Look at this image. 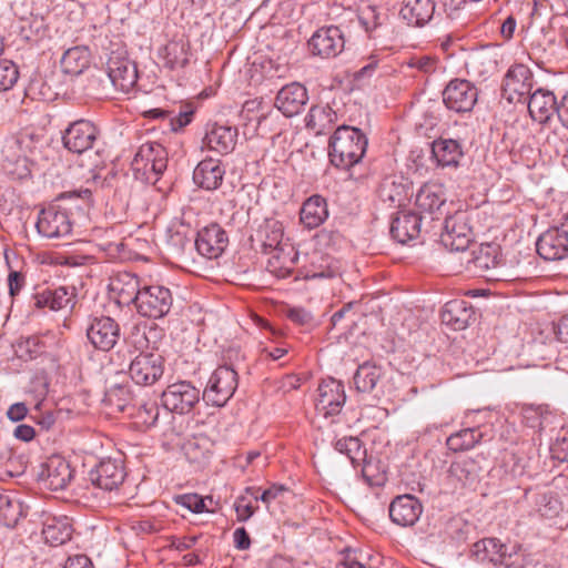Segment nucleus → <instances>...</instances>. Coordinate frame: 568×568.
<instances>
[{
  "label": "nucleus",
  "mask_w": 568,
  "mask_h": 568,
  "mask_svg": "<svg viewBox=\"0 0 568 568\" xmlns=\"http://www.w3.org/2000/svg\"><path fill=\"white\" fill-rule=\"evenodd\" d=\"M338 118L328 104L312 105L305 116V126L316 135L326 134L337 124Z\"/></svg>",
  "instance_id": "obj_29"
},
{
  "label": "nucleus",
  "mask_w": 568,
  "mask_h": 568,
  "mask_svg": "<svg viewBox=\"0 0 568 568\" xmlns=\"http://www.w3.org/2000/svg\"><path fill=\"white\" fill-rule=\"evenodd\" d=\"M396 323H393V327L397 335L404 337L406 334H410L418 326V318L412 308L397 306Z\"/></svg>",
  "instance_id": "obj_49"
},
{
  "label": "nucleus",
  "mask_w": 568,
  "mask_h": 568,
  "mask_svg": "<svg viewBox=\"0 0 568 568\" xmlns=\"http://www.w3.org/2000/svg\"><path fill=\"white\" fill-rule=\"evenodd\" d=\"M357 19L366 34L376 38L381 36L379 30L384 29L387 16L381 14L375 7L367 6L359 11Z\"/></svg>",
  "instance_id": "obj_43"
},
{
  "label": "nucleus",
  "mask_w": 568,
  "mask_h": 568,
  "mask_svg": "<svg viewBox=\"0 0 568 568\" xmlns=\"http://www.w3.org/2000/svg\"><path fill=\"white\" fill-rule=\"evenodd\" d=\"M382 376V371L374 364L365 363L358 366L354 375V384L358 392H371Z\"/></svg>",
  "instance_id": "obj_44"
},
{
  "label": "nucleus",
  "mask_w": 568,
  "mask_h": 568,
  "mask_svg": "<svg viewBox=\"0 0 568 568\" xmlns=\"http://www.w3.org/2000/svg\"><path fill=\"white\" fill-rule=\"evenodd\" d=\"M307 45L312 55L332 59L343 52L345 39L337 26L322 27L313 33Z\"/></svg>",
  "instance_id": "obj_12"
},
{
  "label": "nucleus",
  "mask_w": 568,
  "mask_h": 568,
  "mask_svg": "<svg viewBox=\"0 0 568 568\" xmlns=\"http://www.w3.org/2000/svg\"><path fill=\"white\" fill-rule=\"evenodd\" d=\"M422 217L414 211L402 210L393 217V240L399 244L414 241L420 233Z\"/></svg>",
  "instance_id": "obj_26"
},
{
  "label": "nucleus",
  "mask_w": 568,
  "mask_h": 568,
  "mask_svg": "<svg viewBox=\"0 0 568 568\" xmlns=\"http://www.w3.org/2000/svg\"><path fill=\"white\" fill-rule=\"evenodd\" d=\"M268 255L266 268L278 278H285L291 275L298 257L292 244L280 246Z\"/></svg>",
  "instance_id": "obj_32"
},
{
  "label": "nucleus",
  "mask_w": 568,
  "mask_h": 568,
  "mask_svg": "<svg viewBox=\"0 0 568 568\" xmlns=\"http://www.w3.org/2000/svg\"><path fill=\"white\" fill-rule=\"evenodd\" d=\"M287 317L295 324L307 326L313 322V315L311 312L302 307H292L287 311Z\"/></svg>",
  "instance_id": "obj_61"
},
{
  "label": "nucleus",
  "mask_w": 568,
  "mask_h": 568,
  "mask_svg": "<svg viewBox=\"0 0 568 568\" xmlns=\"http://www.w3.org/2000/svg\"><path fill=\"white\" fill-rule=\"evenodd\" d=\"M26 516L22 503L10 493L0 494V523L14 527L20 518Z\"/></svg>",
  "instance_id": "obj_41"
},
{
  "label": "nucleus",
  "mask_w": 568,
  "mask_h": 568,
  "mask_svg": "<svg viewBox=\"0 0 568 568\" xmlns=\"http://www.w3.org/2000/svg\"><path fill=\"white\" fill-rule=\"evenodd\" d=\"M474 316V311L464 300H453L447 302L440 313L442 323L460 331L468 326L469 321Z\"/></svg>",
  "instance_id": "obj_30"
},
{
  "label": "nucleus",
  "mask_w": 568,
  "mask_h": 568,
  "mask_svg": "<svg viewBox=\"0 0 568 568\" xmlns=\"http://www.w3.org/2000/svg\"><path fill=\"white\" fill-rule=\"evenodd\" d=\"M62 71L67 74H81L90 63V52L85 47H73L68 49L61 58Z\"/></svg>",
  "instance_id": "obj_39"
},
{
  "label": "nucleus",
  "mask_w": 568,
  "mask_h": 568,
  "mask_svg": "<svg viewBox=\"0 0 568 568\" xmlns=\"http://www.w3.org/2000/svg\"><path fill=\"white\" fill-rule=\"evenodd\" d=\"M73 528L67 516H48L43 521L42 535L47 544L57 547L72 537Z\"/></svg>",
  "instance_id": "obj_33"
},
{
  "label": "nucleus",
  "mask_w": 568,
  "mask_h": 568,
  "mask_svg": "<svg viewBox=\"0 0 568 568\" xmlns=\"http://www.w3.org/2000/svg\"><path fill=\"white\" fill-rule=\"evenodd\" d=\"M172 305L173 295L170 288L163 285H149L142 287L135 308L143 317L159 320L170 313Z\"/></svg>",
  "instance_id": "obj_5"
},
{
  "label": "nucleus",
  "mask_w": 568,
  "mask_h": 568,
  "mask_svg": "<svg viewBox=\"0 0 568 568\" xmlns=\"http://www.w3.org/2000/svg\"><path fill=\"white\" fill-rule=\"evenodd\" d=\"M449 475L463 486L471 485L478 477L477 465L470 458L455 462L449 467Z\"/></svg>",
  "instance_id": "obj_48"
},
{
  "label": "nucleus",
  "mask_w": 568,
  "mask_h": 568,
  "mask_svg": "<svg viewBox=\"0 0 568 568\" xmlns=\"http://www.w3.org/2000/svg\"><path fill=\"white\" fill-rule=\"evenodd\" d=\"M193 114V110H183L178 115L171 114L169 116V124L171 130L174 132L182 130L184 126L191 123Z\"/></svg>",
  "instance_id": "obj_60"
},
{
  "label": "nucleus",
  "mask_w": 568,
  "mask_h": 568,
  "mask_svg": "<svg viewBox=\"0 0 568 568\" xmlns=\"http://www.w3.org/2000/svg\"><path fill=\"white\" fill-rule=\"evenodd\" d=\"M435 13L434 0H402L399 18L410 27H423L428 23Z\"/></svg>",
  "instance_id": "obj_24"
},
{
  "label": "nucleus",
  "mask_w": 568,
  "mask_h": 568,
  "mask_svg": "<svg viewBox=\"0 0 568 568\" xmlns=\"http://www.w3.org/2000/svg\"><path fill=\"white\" fill-rule=\"evenodd\" d=\"M382 458H379L376 464L368 462L363 469L369 484L373 486H384L388 481V471L386 466L382 468L379 474H375L376 470H379V464H382Z\"/></svg>",
  "instance_id": "obj_57"
},
{
  "label": "nucleus",
  "mask_w": 568,
  "mask_h": 568,
  "mask_svg": "<svg viewBox=\"0 0 568 568\" xmlns=\"http://www.w3.org/2000/svg\"><path fill=\"white\" fill-rule=\"evenodd\" d=\"M126 474L122 460L103 459L89 474V479L97 488L113 491L123 484Z\"/></svg>",
  "instance_id": "obj_18"
},
{
  "label": "nucleus",
  "mask_w": 568,
  "mask_h": 568,
  "mask_svg": "<svg viewBox=\"0 0 568 568\" xmlns=\"http://www.w3.org/2000/svg\"><path fill=\"white\" fill-rule=\"evenodd\" d=\"M63 568H93L90 558L85 555L69 557Z\"/></svg>",
  "instance_id": "obj_64"
},
{
  "label": "nucleus",
  "mask_w": 568,
  "mask_h": 568,
  "mask_svg": "<svg viewBox=\"0 0 568 568\" xmlns=\"http://www.w3.org/2000/svg\"><path fill=\"white\" fill-rule=\"evenodd\" d=\"M160 57L171 70L184 68L189 62V44L183 40L170 41L160 51Z\"/></svg>",
  "instance_id": "obj_40"
},
{
  "label": "nucleus",
  "mask_w": 568,
  "mask_h": 568,
  "mask_svg": "<svg viewBox=\"0 0 568 568\" xmlns=\"http://www.w3.org/2000/svg\"><path fill=\"white\" fill-rule=\"evenodd\" d=\"M532 85L534 74L531 70L523 63L513 64L503 80V97L509 103L520 102L530 94Z\"/></svg>",
  "instance_id": "obj_10"
},
{
  "label": "nucleus",
  "mask_w": 568,
  "mask_h": 568,
  "mask_svg": "<svg viewBox=\"0 0 568 568\" xmlns=\"http://www.w3.org/2000/svg\"><path fill=\"white\" fill-rule=\"evenodd\" d=\"M345 400L346 395L342 382L335 378H326L320 383L315 407L325 418L338 415Z\"/></svg>",
  "instance_id": "obj_16"
},
{
  "label": "nucleus",
  "mask_w": 568,
  "mask_h": 568,
  "mask_svg": "<svg viewBox=\"0 0 568 568\" xmlns=\"http://www.w3.org/2000/svg\"><path fill=\"white\" fill-rule=\"evenodd\" d=\"M229 237L217 223L204 226L197 232L194 245L196 251L206 258H217L226 248Z\"/></svg>",
  "instance_id": "obj_19"
},
{
  "label": "nucleus",
  "mask_w": 568,
  "mask_h": 568,
  "mask_svg": "<svg viewBox=\"0 0 568 568\" xmlns=\"http://www.w3.org/2000/svg\"><path fill=\"white\" fill-rule=\"evenodd\" d=\"M105 70L113 87L121 92H129L138 81L136 65L122 49L110 53Z\"/></svg>",
  "instance_id": "obj_7"
},
{
  "label": "nucleus",
  "mask_w": 568,
  "mask_h": 568,
  "mask_svg": "<svg viewBox=\"0 0 568 568\" xmlns=\"http://www.w3.org/2000/svg\"><path fill=\"white\" fill-rule=\"evenodd\" d=\"M139 416H140V418L143 419L144 424L152 426L158 420L159 407L156 406L155 403L144 404L141 406V408L139 410Z\"/></svg>",
  "instance_id": "obj_62"
},
{
  "label": "nucleus",
  "mask_w": 568,
  "mask_h": 568,
  "mask_svg": "<svg viewBox=\"0 0 568 568\" xmlns=\"http://www.w3.org/2000/svg\"><path fill=\"white\" fill-rule=\"evenodd\" d=\"M471 254L473 257L468 261V264L475 272H485L497 265L496 250L490 244L480 245Z\"/></svg>",
  "instance_id": "obj_45"
},
{
  "label": "nucleus",
  "mask_w": 568,
  "mask_h": 568,
  "mask_svg": "<svg viewBox=\"0 0 568 568\" xmlns=\"http://www.w3.org/2000/svg\"><path fill=\"white\" fill-rule=\"evenodd\" d=\"M136 178L146 181L161 175L168 166V152L158 142L143 143L131 163Z\"/></svg>",
  "instance_id": "obj_4"
},
{
  "label": "nucleus",
  "mask_w": 568,
  "mask_h": 568,
  "mask_svg": "<svg viewBox=\"0 0 568 568\" xmlns=\"http://www.w3.org/2000/svg\"><path fill=\"white\" fill-rule=\"evenodd\" d=\"M558 102L555 94L545 89L534 91L528 101V111L534 121L547 123L557 113Z\"/></svg>",
  "instance_id": "obj_27"
},
{
  "label": "nucleus",
  "mask_w": 568,
  "mask_h": 568,
  "mask_svg": "<svg viewBox=\"0 0 568 568\" xmlns=\"http://www.w3.org/2000/svg\"><path fill=\"white\" fill-rule=\"evenodd\" d=\"M473 227L466 211H457L447 216L444 230L440 234V242L450 251H465L473 241Z\"/></svg>",
  "instance_id": "obj_6"
},
{
  "label": "nucleus",
  "mask_w": 568,
  "mask_h": 568,
  "mask_svg": "<svg viewBox=\"0 0 568 568\" xmlns=\"http://www.w3.org/2000/svg\"><path fill=\"white\" fill-rule=\"evenodd\" d=\"M178 503L195 514L206 511L204 499L196 494H185L178 498Z\"/></svg>",
  "instance_id": "obj_58"
},
{
  "label": "nucleus",
  "mask_w": 568,
  "mask_h": 568,
  "mask_svg": "<svg viewBox=\"0 0 568 568\" xmlns=\"http://www.w3.org/2000/svg\"><path fill=\"white\" fill-rule=\"evenodd\" d=\"M335 449L345 454L354 466H358L364 460L366 450L363 448L357 437L349 436L336 440Z\"/></svg>",
  "instance_id": "obj_47"
},
{
  "label": "nucleus",
  "mask_w": 568,
  "mask_h": 568,
  "mask_svg": "<svg viewBox=\"0 0 568 568\" xmlns=\"http://www.w3.org/2000/svg\"><path fill=\"white\" fill-rule=\"evenodd\" d=\"M327 217L326 200L318 194L312 195L304 201L300 210V221L308 230L318 227Z\"/></svg>",
  "instance_id": "obj_31"
},
{
  "label": "nucleus",
  "mask_w": 568,
  "mask_h": 568,
  "mask_svg": "<svg viewBox=\"0 0 568 568\" xmlns=\"http://www.w3.org/2000/svg\"><path fill=\"white\" fill-rule=\"evenodd\" d=\"M552 459L560 463H568V437H558L549 448Z\"/></svg>",
  "instance_id": "obj_59"
},
{
  "label": "nucleus",
  "mask_w": 568,
  "mask_h": 568,
  "mask_svg": "<svg viewBox=\"0 0 568 568\" xmlns=\"http://www.w3.org/2000/svg\"><path fill=\"white\" fill-rule=\"evenodd\" d=\"M446 203V197L442 185L426 184L416 195V205L419 210L428 213H435Z\"/></svg>",
  "instance_id": "obj_38"
},
{
  "label": "nucleus",
  "mask_w": 568,
  "mask_h": 568,
  "mask_svg": "<svg viewBox=\"0 0 568 568\" xmlns=\"http://www.w3.org/2000/svg\"><path fill=\"white\" fill-rule=\"evenodd\" d=\"M110 291L116 297L119 304H136L138 297L142 292L140 278L130 272H120L111 278Z\"/></svg>",
  "instance_id": "obj_22"
},
{
  "label": "nucleus",
  "mask_w": 568,
  "mask_h": 568,
  "mask_svg": "<svg viewBox=\"0 0 568 568\" xmlns=\"http://www.w3.org/2000/svg\"><path fill=\"white\" fill-rule=\"evenodd\" d=\"M18 79V67L9 60L0 61V92L10 90Z\"/></svg>",
  "instance_id": "obj_52"
},
{
  "label": "nucleus",
  "mask_w": 568,
  "mask_h": 568,
  "mask_svg": "<svg viewBox=\"0 0 568 568\" xmlns=\"http://www.w3.org/2000/svg\"><path fill=\"white\" fill-rule=\"evenodd\" d=\"M98 136L99 130L92 122L78 120L68 126L62 140L69 151L81 154L93 148Z\"/></svg>",
  "instance_id": "obj_17"
},
{
  "label": "nucleus",
  "mask_w": 568,
  "mask_h": 568,
  "mask_svg": "<svg viewBox=\"0 0 568 568\" xmlns=\"http://www.w3.org/2000/svg\"><path fill=\"white\" fill-rule=\"evenodd\" d=\"M308 93L306 88L298 83L292 82L284 85L276 94L275 106L285 116L291 118L297 115L306 105Z\"/></svg>",
  "instance_id": "obj_20"
},
{
  "label": "nucleus",
  "mask_w": 568,
  "mask_h": 568,
  "mask_svg": "<svg viewBox=\"0 0 568 568\" xmlns=\"http://www.w3.org/2000/svg\"><path fill=\"white\" fill-rule=\"evenodd\" d=\"M129 400V392L123 386H114L105 392L104 403L105 405L123 412Z\"/></svg>",
  "instance_id": "obj_53"
},
{
  "label": "nucleus",
  "mask_w": 568,
  "mask_h": 568,
  "mask_svg": "<svg viewBox=\"0 0 568 568\" xmlns=\"http://www.w3.org/2000/svg\"><path fill=\"white\" fill-rule=\"evenodd\" d=\"M397 64L403 68L407 65L410 69H417L425 73H432L437 68V60L429 55L412 57L408 60L398 61Z\"/></svg>",
  "instance_id": "obj_55"
},
{
  "label": "nucleus",
  "mask_w": 568,
  "mask_h": 568,
  "mask_svg": "<svg viewBox=\"0 0 568 568\" xmlns=\"http://www.w3.org/2000/svg\"><path fill=\"white\" fill-rule=\"evenodd\" d=\"M537 253L546 261H560L568 255V216L559 226L545 231L537 240Z\"/></svg>",
  "instance_id": "obj_11"
},
{
  "label": "nucleus",
  "mask_w": 568,
  "mask_h": 568,
  "mask_svg": "<svg viewBox=\"0 0 568 568\" xmlns=\"http://www.w3.org/2000/svg\"><path fill=\"white\" fill-rule=\"evenodd\" d=\"M367 557L368 555L363 550L347 548L342 552V559L336 568H365L363 560Z\"/></svg>",
  "instance_id": "obj_56"
},
{
  "label": "nucleus",
  "mask_w": 568,
  "mask_h": 568,
  "mask_svg": "<svg viewBox=\"0 0 568 568\" xmlns=\"http://www.w3.org/2000/svg\"><path fill=\"white\" fill-rule=\"evenodd\" d=\"M366 148L367 138L359 129L338 125L328 143L331 163L338 169H351L363 159Z\"/></svg>",
  "instance_id": "obj_1"
},
{
  "label": "nucleus",
  "mask_w": 568,
  "mask_h": 568,
  "mask_svg": "<svg viewBox=\"0 0 568 568\" xmlns=\"http://www.w3.org/2000/svg\"><path fill=\"white\" fill-rule=\"evenodd\" d=\"M164 364L161 354L142 352L131 361L129 374L135 384L151 386L163 376Z\"/></svg>",
  "instance_id": "obj_8"
},
{
  "label": "nucleus",
  "mask_w": 568,
  "mask_h": 568,
  "mask_svg": "<svg viewBox=\"0 0 568 568\" xmlns=\"http://www.w3.org/2000/svg\"><path fill=\"white\" fill-rule=\"evenodd\" d=\"M33 141L27 134L7 138L2 146V169L13 179H26L31 174L29 155Z\"/></svg>",
  "instance_id": "obj_2"
},
{
  "label": "nucleus",
  "mask_w": 568,
  "mask_h": 568,
  "mask_svg": "<svg viewBox=\"0 0 568 568\" xmlns=\"http://www.w3.org/2000/svg\"><path fill=\"white\" fill-rule=\"evenodd\" d=\"M478 560L493 562L495 566L510 567V556L506 554V546L498 539L486 538L475 544Z\"/></svg>",
  "instance_id": "obj_36"
},
{
  "label": "nucleus",
  "mask_w": 568,
  "mask_h": 568,
  "mask_svg": "<svg viewBox=\"0 0 568 568\" xmlns=\"http://www.w3.org/2000/svg\"><path fill=\"white\" fill-rule=\"evenodd\" d=\"M40 477L47 488L62 490L73 478V471L70 464L63 457L54 455L48 458Z\"/></svg>",
  "instance_id": "obj_21"
},
{
  "label": "nucleus",
  "mask_w": 568,
  "mask_h": 568,
  "mask_svg": "<svg viewBox=\"0 0 568 568\" xmlns=\"http://www.w3.org/2000/svg\"><path fill=\"white\" fill-rule=\"evenodd\" d=\"M237 386V372L230 365H221L211 374L203 399L209 405L222 407L233 397Z\"/></svg>",
  "instance_id": "obj_3"
},
{
  "label": "nucleus",
  "mask_w": 568,
  "mask_h": 568,
  "mask_svg": "<svg viewBox=\"0 0 568 568\" xmlns=\"http://www.w3.org/2000/svg\"><path fill=\"white\" fill-rule=\"evenodd\" d=\"M200 390L190 382L181 381L169 385L162 393L163 406L176 414H186L199 403Z\"/></svg>",
  "instance_id": "obj_14"
},
{
  "label": "nucleus",
  "mask_w": 568,
  "mask_h": 568,
  "mask_svg": "<svg viewBox=\"0 0 568 568\" xmlns=\"http://www.w3.org/2000/svg\"><path fill=\"white\" fill-rule=\"evenodd\" d=\"M36 227L47 239H61L72 231V222L65 209L50 205L39 213Z\"/></svg>",
  "instance_id": "obj_15"
},
{
  "label": "nucleus",
  "mask_w": 568,
  "mask_h": 568,
  "mask_svg": "<svg viewBox=\"0 0 568 568\" xmlns=\"http://www.w3.org/2000/svg\"><path fill=\"white\" fill-rule=\"evenodd\" d=\"M422 514V505L412 495H402L393 499V524L410 526Z\"/></svg>",
  "instance_id": "obj_34"
},
{
  "label": "nucleus",
  "mask_w": 568,
  "mask_h": 568,
  "mask_svg": "<svg viewBox=\"0 0 568 568\" xmlns=\"http://www.w3.org/2000/svg\"><path fill=\"white\" fill-rule=\"evenodd\" d=\"M225 170L220 160L204 159L202 160L193 172L194 183L207 191L216 190L223 181Z\"/></svg>",
  "instance_id": "obj_28"
},
{
  "label": "nucleus",
  "mask_w": 568,
  "mask_h": 568,
  "mask_svg": "<svg viewBox=\"0 0 568 568\" xmlns=\"http://www.w3.org/2000/svg\"><path fill=\"white\" fill-rule=\"evenodd\" d=\"M260 491L261 488L246 487V494H250L255 503L261 500L263 504L268 506L273 500L281 498L285 493H287V488L284 485L273 484L262 493Z\"/></svg>",
  "instance_id": "obj_51"
},
{
  "label": "nucleus",
  "mask_w": 568,
  "mask_h": 568,
  "mask_svg": "<svg viewBox=\"0 0 568 568\" xmlns=\"http://www.w3.org/2000/svg\"><path fill=\"white\" fill-rule=\"evenodd\" d=\"M535 510L545 518H554L561 510V503L551 491L538 493L534 499Z\"/></svg>",
  "instance_id": "obj_46"
},
{
  "label": "nucleus",
  "mask_w": 568,
  "mask_h": 568,
  "mask_svg": "<svg viewBox=\"0 0 568 568\" xmlns=\"http://www.w3.org/2000/svg\"><path fill=\"white\" fill-rule=\"evenodd\" d=\"M432 154L438 165L456 168L464 153L458 141L439 138L432 142Z\"/></svg>",
  "instance_id": "obj_35"
},
{
  "label": "nucleus",
  "mask_w": 568,
  "mask_h": 568,
  "mask_svg": "<svg viewBox=\"0 0 568 568\" xmlns=\"http://www.w3.org/2000/svg\"><path fill=\"white\" fill-rule=\"evenodd\" d=\"M312 264L315 270L312 273V277H334L338 274V267L329 256L322 253H314L312 255Z\"/></svg>",
  "instance_id": "obj_50"
},
{
  "label": "nucleus",
  "mask_w": 568,
  "mask_h": 568,
  "mask_svg": "<svg viewBox=\"0 0 568 568\" xmlns=\"http://www.w3.org/2000/svg\"><path fill=\"white\" fill-rule=\"evenodd\" d=\"M283 224L277 220H266L251 237L253 244L264 254H270L280 246L287 245L283 241Z\"/></svg>",
  "instance_id": "obj_23"
},
{
  "label": "nucleus",
  "mask_w": 568,
  "mask_h": 568,
  "mask_svg": "<svg viewBox=\"0 0 568 568\" xmlns=\"http://www.w3.org/2000/svg\"><path fill=\"white\" fill-rule=\"evenodd\" d=\"M253 501L255 500L250 494H246V489L236 498L234 508L239 521H246L255 514L257 506H254Z\"/></svg>",
  "instance_id": "obj_54"
},
{
  "label": "nucleus",
  "mask_w": 568,
  "mask_h": 568,
  "mask_svg": "<svg viewBox=\"0 0 568 568\" xmlns=\"http://www.w3.org/2000/svg\"><path fill=\"white\" fill-rule=\"evenodd\" d=\"M74 288L60 286L54 290H47L36 296L38 307L48 306L50 310L59 311L68 305H73Z\"/></svg>",
  "instance_id": "obj_37"
},
{
  "label": "nucleus",
  "mask_w": 568,
  "mask_h": 568,
  "mask_svg": "<svg viewBox=\"0 0 568 568\" xmlns=\"http://www.w3.org/2000/svg\"><path fill=\"white\" fill-rule=\"evenodd\" d=\"M478 98L477 88L464 79H454L443 91L445 105L457 113H466L474 109Z\"/></svg>",
  "instance_id": "obj_13"
},
{
  "label": "nucleus",
  "mask_w": 568,
  "mask_h": 568,
  "mask_svg": "<svg viewBox=\"0 0 568 568\" xmlns=\"http://www.w3.org/2000/svg\"><path fill=\"white\" fill-rule=\"evenodd\" d=\"M483 438V433L479 428H465L455 434H452L447 440V447L453 452H464L474 448Z\"/></svg>",
  "instance_id": "obj_42"
},
{
  "label": "nucleus",
  "mask_w": 568,
  "mask_h": 568,
  "mask_svg": "<svg viewBox=\"0 0 568 568\" xmlns=\"http://www.w3.org/2000/svg\"><path fill=\"white\" fill-rule=\"evenodd\" d=\"M85 332L90 344L95 349L102 352L111 351L121 336V328L118 322L104 315L91 317Z\"/></svg>",
  "instance_id": "obj_9"
},
{
  "label": "nucleus",
  "mask_w": 568,
  "mask_h": 568,
  "mask_svg": "<svg viewBox=\"0 0 568 568\" xmlns=\"http://www.w3.org/2000/svg\"><path fill=\"white\" fill-rule=\"evenodd\" d=\"M236 141V128L215 123L206 131L203 144L216 153L229 154L234 150Z\"/></svg>",
  "instance_id": "obj_25"
},
{
  "label": "nucleus",
  "mask_w": 568,
  "mask_h": 568,
  "mask_svg": "<svg viewBox=\"0 0 568 568\" xmlns=\"http://www.w3.org/2000/svg\"><path fill=\"white\" fill-rule=\"evenodd\" d=\"M26 280L24 276L17 271H12L9 273L8 276V287H9V294L13 298L19 294V292L24 286Z\"/></svg>",
  "instance_id": "obj_63"
}]
</instances>
